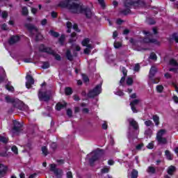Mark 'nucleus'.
I'll return each mask as SVG.
<instances>
[{"label":"nucleus","mask_w":178,"mask_h":178,"mask_svg":"<svg viewBox=\"0 0 178 178\" xmlns=\"http://www.w3.org/2000/svg\"><path fill=\"white\" fill-rule=\"evenodd\" d=\"M138 104H140V100L138 99H135L130 102L131 109L134 113H138V110H137V108H136V106H137Z\"/></svg>","instance_id":"9b49d317"},{"label":"nucleus","mask_w":178,"mask_h":178,"mask_svg":"<svg viewBox=\"0 0 178 178\" xmlns=\"http://www.w3.org/2000/svg\"><path fill=\"white\" fill-rule=\"evenodd\" d=\"M98 3L100 5V6L102 8V9H105V8H106V4L105 3L104 0H98Z\"/></svg>","instance_id":"e433bc0d"},{"label":"nucleus","mask_w":178,"mask_h":178,"mask_svg":"<svg viewBox=\"0 0 178 178\" xmlns=\"http://www.w3.org/2000/svg\"><path fill=\"white\" fill-rule=\"evenodd\" d=\"M140 64L136 63L134 67V72H140Z\"/></svg>","instance_id":"864d4df0"},{"label":"nucleus","mask_w":178,"mask_h":178,"mask_svg":"<svg viewBox=\"0 0 178 178\" xmlns=\"http://www.w3.org/2000/svg\"><path fill=\"white\" fill-rule=\"evenodd\" d=\"M67 115L68 118H72L73 117V111H72V109L68 108L67 110Z\"/></svg>","instance_id":"09e8293b"},{"label":"nucleus","mask_w":178,"mask_h":178,"mask_svg":"<svg viewBox=\"0 0 178 178\" xmlns=\"http://www.w3.org/2000/svg\"><path fill=\"white\" fill-rule=\"evenodd\" d=\"M42 152L44 156H47L48 155V149L47 148V146L42 147Z\"/></svg>","instance_id":"4c0bfd02"},{"label":"nucleus","mask_w":178,"mask_h":178,"mask_svg":"<svg viewBox=\"0 0 178 178\" xmlns=\"http://www.w3.org/2000/svg\"><path fill=\"white\" fill-rule=\"evenodd\" d=\"M65 40H66V36L65 34H62L58 39V44L61 45V47L65 45Z\"/></svg>","instance_id":"4be33fe9"},{"label":"nucleus","mask_w":178,"mask_h":178,"mask_svg":"<svg viewBox=\"0 0 178 178\" xmlns=\"http://www.w3.org/2000/svg\"><path fill=\"white\" fill-rule=\"evenodd\" d=\"M123 6L125 9L121 10L120 13L127 16V15L131 13V9H137L141 6H145V1L144 0H123Z\"/></svg>","instance_id":"f257e3e1"},{"label":"nucleus","mask_w":178,"mask_h":178,"mask_svg":"<svg viewBox=\"0 0 178 178\" xmlns=\"http://www.w3.org/2000/svg\"><path fill=\"white\" fill-rule=\"evenodd\" d=\"M81 44L83 47H86V45H88L90 44V38H84L82 40Z\"/></svg>","instance_id":"f704fd0d"},{"label":"nucleus","mask_w":178,"mask_h":178,"mask_svg":"<svg viewBox=\"0 0 178 178\" xmlns=\"http://www.w3.org/2000/svg\"><path fill=\"white\" fill-rule=\"evenodd\" d=\"M39 52H42L44 54H47L48 55H52L55 57L56 60H61L62 57L60 55L55 53V51L52 49L51 47H45V44H40L39 46Z\"/></svg>","instance_id":"20e7f679"},{"label":"nucleus","mask_w":178,"mask_h":178,"mask_svg":"<svg viewBox=\"0 0 178 178\" xmlns=\"http://www.w3.org/2000/svg\"><path fill=\"white\" fill-rule=\"evenodd\" d=\"M143 42L145 44H155V45H161V42L158 41V40L147 37L143 38Z\"/></svg>","instance_id":"ddd939ff"},{"label":"nucleus","mask_w":178,"mask_h":178,"mask_svg":"<svg viewBox=\"0 0 178 178\" xmlns=\"http://www.w3.org/2000/svg\"><path fill=\"white\" fill-rule=\"evenodd\" d=\"M1 30H3L4 31H6L8 30V25L6 24H3L1 25Z\"/></svg>","instance_id":"052dcab7"},{"label":"nucleus","mask_w":178,"mask_h":178,"mask_svg":"<svg viewBox=\"0 0 178 178\" xmlns=\"http://www.w3.org/2000/svg\"><path fill=\"white\" fill-rule=\"evenodd\" d=\"M170 65H171V66H178V63L176 60L171 59L170 60Z\"/></svg>","instance_id":"a18cd8bd"},{"label":"nucleus","mask_w":178,"mask_h":178,"mask_svg":"<svg viewBox=\"0 0 178 178\" xmlns=\"http://www.w3.org/2000/svg\"><path fill=\"white\" fill-rule=\"evenodd\" d=\"M149 59H152V60H156L158 59V57L156 56V54L155 53H151L149 56Z\"/></svg>","instance_id":"c03bdc74"},{"label":"nucleus","mask_w":178,"mask_h":178,"mask_svg":"<svg viewBox=\"0 0 178 178\" xmlns=\"http://www.w3.org/2000/svg\"><path fill=\"white\" fill-rule=\"evenodd\" d=\"M156 88L157 92L161 93V92H163V86L162 85H158Z\"/></svg>","instance_id":"79ce46f5"},{"label":"nucleus","mask_w":178,"mask_h":178,"mask_svg":"<svg viewBox=\"0 0 178 178\" xmlns=\"http://www.w3.org/2000/svg\"><path fill=\"white\" fill-rule=\"evenodd\" d=\"M51 15V17H53V19H56V17H58V13H56L55 11H52Z\"/></svg>","instance_id":"13d9d810"},{"label":"nucleus","mask_w":178,"mask_h":178,"mask_svg":"<svg viewBox=\"0 0 178 178\" xmlns=\"http://www.w3.org/2000/svg\"><path fill=\"white\" fill-rule=\"evenodd\" d=\"M49 34H51V35H52V37H54V38H58V37H59V35H60L59 33H58L54 30H50Z\"/></svg>","instance_id":"72a5a7b5"},{"label":"nucleus","mask_w":178,"mask_h":178,"mask_svg":"<svg viewBox=\"0 0 178 178\" xmlns=\"http://www.w3.org/2000/svg\"><path fill=\"white\" fill-rule=\"evenodd\" d=\"M133 83H134L133 78L128 77L127 79V84L128 86H132Z\"/></svg>","instance_id":"49530a36"},{"label":"nucleus","mask_w":178,"mask_h":178,"mask_svg":"<svg viewBox=\"0 0 178 178\" xmlns=\"http://www.w3.org/2000/svg\"><path fill=\"white\" fill-rule=\"evenodd\" d=\"M13 127L12 130L14 133H19L21 131L22 127H23V124L22 123L15 120L13 121Z\"/></svg>","instance_id":"9d476101"},{"label":"nucleus","mask_w":178,"mask_h":178,"mask_svg":"<svg viewBox=\"0 0 178 178\" xmlns=\"http://www.w3.org/2000/svg\"><path fill=\"white\" fill-rule=\"evenodd\" d=\"M148 22H149V24H151V25H154L155 24V23H156L155 20L152 19V18H149L148 19Z\"/></svg>","instance_id":"69168bd1"},{"label":"nucleus","mask_w":178,"mask_h":178,"mask_svg":"<svg viewBox=\"0 0 178 178\" xmlns=\"http://www.w3.org/2000/svg\"><path fill=\"white\" fill-rule=\"evenodd\" d=\"M66 58L68 60H70V62H72V60H73V56L72 55V51L70 49H67L66 53Z\"/></svg>","instance_id":"b1692460"},{"label":"nucleus","mask_w":178,"mask_h":178,"mask_svg":"<svg viewBox=\"0 0 178 178\" xmlns=\"http://www.w3.org/2000/svg\"><path fill=\"white\" fill-rule=\"evenodd\" d=\"M50 147L53 151H56V148H58V145L56 143H53L50 145Z\"/></svg>","instance_id":"de8ad7c7"},{"label":"nucleus","mask_w":178,"mask_h":178,"mask_svg":"<svg viewBox=\"0 0 178 178\" xmlns=\"http://www.w3.org/2000/svg\"><path fill=\"white\" fill-rule=\"evenodd\" d=\"M67 178H73V174L71 171L67 172Z\"/></svg>","instance_id":"774afa93"},{"label":"nucleus","mask_w":178,"mask_h":178,"mask_svg":"<svg viewBox=\"0 0 178 178\" xmlns=\"http://www.w3.org/2000/svg\"><path fill=\"white\" fill-rule=\"evenodd\" d=\"M95 154L90 159H89V163H90L91 165H94L97 161L99 160V158H101V152H104L103 149H99V150H95Z\"/></svg>","instance_id":"6e6552de"},{"label":"nucleus","mask_w":178,"mask_h":178,"mask_svg":"<svg viewBox=\"0 0 178 178\" xmlns=\"http://www.w3.org/2000/svg\"><path fill=\"white\" fill-rule=\"evenodd\" d=\"M0 143L8 144V143H9V138L0 135Z\"/></svg>","instance_id":"2f4dec72"},{"label":"nucleus","mask_w":178,"mask_h":178,"mask_svg":"<svg viewBox=\"0 0 178 178\" xmlns=\"http://www.w3.org/2000/svg\"><path fill=\"white\" fill-rule=\"evenodd\" d=\"M73 29L77 33H80V29H79V25H77V24H74Z\"/></svg>","instance_id":"4d7b16f0"},{"label":"nucleus","mask_w":178,"mask_h":178,"mask_svg":"<svg viewBox=\"0 0 178 178\" xmlns=\"http://www.w3.org/2000/svg\"><path fill=\"white\" fill-rule=\"evenodd\" d=\"M26 87L28 89L31 88L33 84H34V78L30 74H27L26 76Z\"/></svg>","instance_id":"f8f14e48"},{"label":"nucleus","mask_w":178,"mask_h":178,"mask_svg":"<svg viewBox=\"0 0 178 178\" xmlns=\"http://www.w3.org/2000/svg\"><path fill=\"white\" fill-rule=\"evenodd\" d=\"M65 94L67 96L72 95V94H73V89L70 87H65Z\"/></svg>","instance_id":"393cba45"},{"label":"nucleus","mask_w":178,"mask_h":178,"mask_svg":"<svg viewBox=\"0 0 178 178\" xmlns=\"http://www.w3.org/2000/svg\"><path fill=\"white\" fill-rule=\"evenodd\" d=\"M82 77L84 83H88L90 81V78L87 75L83 74Z\"/></svg>","instance_id":"8fccbe9b"},{"label":"nucleus","mask_w":178,"mask_h":178,"mask_svg":"<svg viewBox=\"0 0 178 178\" xmlns=\"http://www.w3.org/2000/svg\"><path fill=\"white\" fill-rule=\"evenodd\" d=\"M5 88L8 90V91H10V92H13V91H15V88L13 86H10V81L7 83Z\"/></svg>","instance_id":"bb28decb"},{"label":"nucleus","mask_w":178,"mask_h":178,"mask_svg":"<svg viewBox=\"0 0 178 178\" xmlns=\"http://www.w3.org/2000/svg\"><path fill=\"white\" fill-rule=\"evenodd\" d=\"M143 147H144V144L140 143V144H138V145H136V149L140 150Z\"/></svg>","instance_id":"338daca9"},{"label":"nucleus","mask_w":178,"mask_h":178,"mask_svg":"<svg viewBox=\"0 0 178 178\" xmlns=\"http://www.w3.org/2000/svg\"><path fill=\"white\" fill-rule=\"evenodd\" d=\"M147 148H148V149H154V143H149L147 145Z\"/></svg>","instance_id":"0e129e2a"},{"label":"nucleus","mask_w":178,"mask_h":178,"mask_svg":"<svg viewBox=\"0 0 178 178\" xmlns=\"http://www.w3.org/2000/svg\"><path fill=\"white\" fill-rule=\"evenodd\" d=\"M11 151L13 152H14V154H15V155H17V154H19V149H17V147H16V145H13L11 147Z\"/></svg>","instance_id":"a19ab883"},{"label":"nucleus","mask_w":178,"mask_h":178,"mask_svg":"<svg viewBox=\"0 0 178 178\" xmlns=\"http://www.w3.org/2000/svg\"><path fill=\"white\" fill-rule=\"evenodd\" d=\"M4 81H8V76L5 71H3V74L0 76V84L4 83Z\"/></svg>","instance_id":"412c9836"},{"label":"nucleus","mask_w":178,"mask_h":178,"mask_svg":"<svg viewBox=\"0 0 178 178\" xmlns=\"http://www.w3.org/2000/svg\"><path fill=\"white\" fill-rule=\"evenodd\" d=\"M168 41L170 43L173 42L175 41L177 44H178V33H173L170 38L168 39Z\"/></svg>","instance_id":"6ab92c4d"},{"label":"nucleus","mask_w":178,"mask_h":178,"mask_svg":"<svg viewBox=\"0 0 178 178\" xmlns=\"http://www.w3.org/2000/svg\"><path fill=\"white\" fill-rule=\"evenodd\" d=\"M68 9L72 10V13H81L82 15H85L86 19H91V17H92V10L90 7H84L83 5L76 3L72 0Z\"/></svg>","instance_id":"f03ea898"},{"label":"nucleus","mask_w":178,"mask_h":178,"mask_svg":"<svg viewBox=\"0 0 178 178\" xmlns=\"http://www.w3.org/2000/svg\"><path fill=\"white\" fill-rule=\"evenodd\" d=\"M5 99L8 104L11 103L13 105V103L15 102V99L10 98L9 96H6Z\"/></svg>","instance_id":"58836bf2"},{"label":"nucleus","mask_w":178,"mask_h":178,"mask_svg":"<svg viewBox=\"0 0 178 178\" xmlns=\"http://www.w3.org/2000/svg\"><path fill=\"white\" fill-rule=\"evenodd\" d=\"M111 170V167H108L107 165H104V168L101 170V173L102 175H105V173H109Z\"/></svg>","instance_id":"cd10ccee"},{"label":"nucleus","mask_w":178,"mask_h":178,"mask_svg":"<svg viewBox=\"0 0 178 178\" xmlns=\"http://www.w3.org/2000/svg\"><path fill=\"white\" fill-rule=\"evenodd\" d=\"M120 47H122V43L119 42H115L114 43V47L118 49L119 48H120Z\"/></svg>","instance_id":"6e6d98bb"},{"label":"nucleus","mask_w":178,"mask_h":178,"mask_svg":"<svg viewBox=\"0 0 178 178\" xmlns=\"http://www.w3.org/2000/svg\"><path fill=\"white\" fill-rule=\"evenodd\" d=\"M8 156V149L6 148L5 152H0V156L6 157Z\"/></svg>","instance_id":"3c124183"},{"label":"nucleus","mask_w":178,"mask_h":178,"mask_svg":"<svg viewBox=\"0 0 178 178\" xmlns=\"http://www.w3.org/2000/svg\"><path fill=\"white\" fill-rule=\"evenodd\" d=\"M8 173V166L0 163V176L3 177Z\"/></svg>","instance_id":"f3484780"},{"label":"nucleus","mask_w":178,"mask_h":178,"mask_svg":"<svg viewBox=\"0 0 178 178\" xmlns=\"http://www.w3.org/2000/svg\"><path fill=\"white\" fill-rule=\"evenodd\" d=\"M129 126L133 127L134 130H138L140 129V127L138 126V122L136 121L134 119L129 120Z\"/></svg>","instance_id":"a211bd4d"},{"label":"nucleus","mask_w":178,"mask_h":178,"mask_svg":"<svg viewBox=\"0 0 178 178\" xmlns=\"http://www.w3.org/2000/svg\"><path fill=\"white\" fill-rule=\"evenodd\" d=\"M24 27H26V29H27L29 31V37H33L35 35V41L36 42H38V41H41L44 38L40 31H38V28H37V26H34L33 24H25Z\"/></svg>","instance_id":"7ed1b4c3"},{"label":"nucleus","mask_w":178,"mask_h":178,"mask_svg":"<svg viewBox=\"0 0 178 178\" xmlns=\"http://www.w3.org/2000/svg\"><path fill=\"white\" fill-rule=\"evenodd\" d=\"M157 72H158V68H156V67L155 66H152L149 73V79L152 80L153 84H158V83H159V81H160L159 78L154 79Z\"/></svg>","instance_id":"0eeeda50"},{"label":"nucleus","mask_w":178,"mask_h":178,"mask_svg":"<svg viewBox=\"0 0 178 178\" xmlns=\"http://www.w3.org/2000/svg\"><path fill=\"white\" fill-rule=\"evenodd\" d=\"M176 172V167L175 165H170L168 167L167 173L168 175H170V176L173 175V173Z\"/></svg>","instance_id":"aec40b11"},{"label":"nucleus","mask_w":178,"mask_h":178,"mask_svg":"<svg viewBox=\"0 0 178 178\" xmlns=\"http://www.w3.org/2000/svg\"><path fill=\"white\" fill-rule=\"evenodd\" d=\"M66 26H67V29H72V27H73V24H72V22L69 21L67 22Z\"/></svg>","instance_id":"e2e57ef3"},{"label":"nucleus","mask_w":178,"mask_h":178,"mask_svg":"<svg viewBox=\"0 0 178 178\" xmlns=\"http://www.w3.org/2000/svg\"><path fill=\"white\" fill-rule=\"evenodd\" d=\"M166 133V130L165 129H160L156 134V138L163 137V135Z\"/></svg>","instance_id":"c85d7f7f"},{"label":"nucleus","mask_w":178,"mask_h":178,"mask_svg":"<svg viewBox=\"0 0 178 178\" xmlns=\"http://www.w3.org/2000/svg\"><path fill=\"white\" fill-rule=\"evenodd\" d=\"M148 170H149V173H153V174H154L155 172H156L155 168H154V167H152V166H149V167L148 168Z\"/></svg>","instance_id":"603ef678"},{"label":"nucleus","mask_w":178,"mask_h":178,"mask_svg":"<svg viewBox=\"0 0 178 178\" xmlns=\"http://www.w3.org/2000/svg\"><path fill=\"white\" fill-rule=\"evenodd\" d=\"M66 106V104H63L62 103H57L56 105V111H60L62 109H63V108H65Z\"/></svg>","instance_id":"7c9ffc66"},{"label":"nucleus","mask_w":178,"mask_h":178,"mask_svg":"<svg viewBox=\"0 0 178 178\" xmlns=\"http://www.w3.org/2000/svg\"><path fill=\"white\" fill-rule=\"evenodd\" d=\"M145 124L147 127H149L151 126H154V122H152V120H148L145 121Z\"/></svg>","instance_id":"ea45409f"},{"label":"nucleus","mask_w":178,"mask_h":178,"mask_svg":"<svg viewBox=\"0 0 178 178\" xmlns=\"http://www.w3.org/2000/svg\"><path fill=\"white\" fill-rule=\"evenodd\" d=\"M122 74H124V77H126V76H127V70L124 67H122Z\"/></svg>","instance_id":"bf43d9fd"},{"label":"nucleus","mask_w":178,"mask_h":178,"mask_svg":"<svg viewBox=\"0 0 178 178\" xmlns=\"http://www.w3.org/2000/svg\"><path fill=\"white\" fill-rule=\"evenodd\" d=\"M156 140L159 143V144H168V139L166 138H163V137H161V138H156Z\"/></svg>","instance_id":"5701e85b"},{"label":"nucleus","mask_w":178,"mask_h":178,"mask_svg":"<svg viewBox=\"0 0 178 178\" xmlns=\"http://www.w3.org/2000/svg\"><path fill=\"white\" fill-rule=\"evenodd\" d=\"M73 99H74V101L79 102V101H80V97H79V95H74Z\"/></svg>","instance_id":"680f3d73"},{"label":"nucleus","mask_w":178,"mask_h":178,"mask_svg":"<svg viewBox=\"0 0 178 178\" xmlns=\"http://www.w3.org/2000/svg\"><path fill=\"white\" fill-rule=\"evenodd\" d=\"M22 13L23 16H27V15H29V9L27 8V7L26 6L22 7Z\"/></svg>","instance_id":"c9c22d12"},{"label":"nucleus","mask_w":178,"mask_h":178,"mask_svg":"<svg viewBox=\"0 0 178 178\" xmlns=\"http://www.w3.org/2000/svg\"><path fill=\"white\" fill-rule=\"evenodd\" d=\"M153 122L155 123L156 126H159L160 122H159V116L158 115H154L152 116Z\"/></svg>","instance_id":"a878e982"},{"label":"nucleus","mask_w":178,"mask_h":178,"mask_svg":"<svg viewBox=\"0 0 178 178\" xmlns=\"http://www.w3.org/2000/svg\"><path fill=\"white\" fill-rule=\"evenodd\" d=\"M165 155L168 161H172L173 160V157L172 156V154H170V151L165 150Z\"/></svg>","instance_id":"c756f323"},{"label":"nucleus","mask_w":178,"mask_h":178,"mask_svg":"<svg viewBox=\"0 0 178 178\" xmlns=\"http://www.w3.org/2000/svg\"><path fill=\"white\" fill-rule=\"evenodd\" d=\"M38 98L40 101H44V102H48L51 99V95H48V92L39 90L38 92Z\"/></svg>","instance_id":"1a4fd4ad"},{"label":"nucleus","mask_w":178,"mask_h":178,"mask_svg":"<svg viewBox=\"0 0 178 178\" xmlns=\"http://www.w3.org/2000/svg\"><path fill=\"white\" fill-rule=\"evenodd\" d=\"M138 171L137 170L134 169L131 173V178H138Z\"/></svg>","instance_id":"473e14b6"},{"label":"nucleus","mask_w":178,"mask_h":178,"mask_svg":"<svg viewBox=\"0 0 178 178\" xmlns=\"http://www.w3.org/2000/svg\"><path fill=\"white\" fill-rule=\"evenodd\" d=\"M42 63H43L42 65V69H49V62L44 61Z\"/></svg>","instance_id":"37998d69"},{"label":"nucleus","mask_w":178,"mask_h":178,"mask_svg":"<svg viewBox=\"0 0 178 178\" xmlns=\"http://www.w3.org/2000/svg\"><path fill=\"white\" fill-rule=\"evenodd\" d=\"M50 168L49 170L50 172H53L56 177L57 178H62L63 176V170L60 168H56V164L55 163H51L49 165Z\"/></svg>","instance_id":"423d86ee"},{"label":"nucleus","mask_w":178,"mask_h":178,"mask_svg":"<svg viewBox=\"0 0 178 178\" xmlns=\"http://www.w3.org/2000/svg\"><path fill=\"white\" fill-rule=\"evenodd\" d=\"M8 12H6V11H3V12L1 13V17H2L3 19H7V18H8Z\"/></svg>","instance_id":"5fc2aeb1"},{"label":"nucleus","mask_w":178,"mask_h":178,"mask_svg":"<svg viewBox=\"0 0 178 178\" xmlns=\"http://www.w3.org/2000/svg\"><path fill=\"white\" fill-rule=\"evenodd\" d=\"M102 92V84H97L93 89L89 90L87 94L88 98H95Z\"/></svg>","instance_id":"39448f33"},{"label":"nucleus","mask_w":178,"mask_h":178,"mask_svg":"<svg viewBox=\"0 0 178 178\" xmlns=\"http://www.w3.org/2000/svg\"><path fill=\"white\" fill-rule=\"evenodd\" d=\"M71 2L72 0H62L58 3V6L59 8L69 9Z\"/></svg>","instance_id":"4468645a"},{"label":"nucleus","mask_w":178,"mask_h":178,"mask_svg":"<svg viewBox=\"0 0 178 178\" xmlns=\"http://www.w3.org/2000/svg\"><path fill=\"white\" fill-rule=\"evenodd\" d=\"M13 108H17L19 111H24V103L22 102H14L13 104Z\"/></svg>","instance_id":"dca6fc26"},{"label":"nucleus","mask_w":178,"mask_h":178,"mask_svg":"<svg viewBox=\"0 0 178 178\" xmlns=\"http://www.w3.org/2000/svg\"><path fill=\"white\" fill-rule=\"evenodd\" d=\"M20 41V36L16 35H13L8 40V44L10 45H14V44H16L17 42H19Z\"/></svg>","instance_id":"2eb2a0df"}]
</instances>
